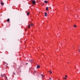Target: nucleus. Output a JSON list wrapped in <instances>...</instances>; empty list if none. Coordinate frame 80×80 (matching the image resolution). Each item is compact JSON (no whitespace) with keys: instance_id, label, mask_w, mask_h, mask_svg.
<instances>
[{"instance_id":"obj_8","label":"nucleus","mask_w":80,"mask_h":80,"mask_svg":"<svg viewBox=\"0 0 80 80\" xmlns=\"http://www.w3.org/2000/svg\"><path fill=\"white\" fill-rule=\"evenodd\" d=\"M48 7H47L46 8V10H47V11H48Z\"/></svg>"},{"instance_id":"obj_4","label":"nucleus","mask_w":80,"mask_h":80,"mask_svg":"<svg viewBox=\"0 0 80 80\" xmlns=\"http://www.w3.org/2000/svg\"><path fill=\"white\" fill-rule=\"evenodd\" d=\"M44 14L45 17H46V16H47V13L46 12H44Z\"/></svg>"},{"instance_id":"obj_6","label":"nucleus","mask_w":80,"mask_h":80,"mask_svg":"<svg viewBox=\"0 0 80 80\" xmlns=\"http://www.w3.org/2000/svg\"><path fill=\"white\" fill-rule=\"evenodd\" d=\"M44 2L45 3H48V1H44Z\"/></svg>"},{"instance_id":"obj_10","label":"nucleus","mask_w":80,"mask_h":80,"mask_svg":"<svg viewBox=\"0 0 80 80\" xmlns=\"http://www.w3.org/2000/svg\"><path fill=\"white\" fill-rule=\"evenodd\" d=\"M1 5H4V4H3V2H1Z\"/></svg>"},{"instance_id":"obj_5","label":"nucleus","mask_w":80,"mask_h":80,"mask_svg":"<svg viewBox=\"0 0 80 80\" xmlns=\"http://www.w3.org/2000/svg\"><path fill=\"white\" fill-rule=\"evenodd\" d=\"M40 65H38L37 66V68H40Z\"/></svg>"},{"instance_id":"obj_24","label":"nucleus","mask_w":80,"mask_h":80,"mask_svg":"<svg viewBox=\"0 0 80 80\" xmlns=\"http://www.w3.org/2000/svg\"><path fill=\"white\" fill-rule=\"evenodd\" d=\"M80 49H79V51H80Z\"/></svg>"},{"instance_id":"obj_22","label":"nucleus","mask_w":80,"mask_h":80,"mask_svg":"<svg viewBox=\"0 0 80 80\" xmlns=\"http://www.w3.org/2000/svg\"><path fill=\"white\" fill-rule=\"evenodd\" d=\"M65 80H66L67 79V78H65Z\"/></svg>"},{"instance_id":"obj_18","label":"nucleus","mask_w":80,"mask_h":80,"mask_svg":"<svg viewBox=\"0 0 80 80\" xmlns=\"http://www.w3.org/2000/svg\"><path fill=\"white\" fill-rule=\"evenodd\" d=\"M35 72H36V71H34V73H35Z\"/></svg>"},{"instance_id":"obj_23","label":"nucleus","mask_w":80,"mask_h":80,"mask_svg":"<svg viewBox=\"0 0 80 80\" xmlns=\"http://www.w3.org/2000/svg\"><path fill=\"white\" fill-rule=\"evenodd\" d=\"M63 78H64V79H65V78L63 77Z\"/></svg>"},{"instance_id":"obj_12","label":"nucleus","mask_w":80,"mask_h":80,"mask_svg":"<svg viewBox=\"0 0 80 80\" xmlns=\"http://www.w3.org/2000/svg\"><path fill=\"white\" fill-rule=\"evenodd\" d=\"M27 15H29V12H28L27 13Z\"/></svg>"},{"instance_id":"obj_14","label":"nucleus","mask_w":80,"mask_h":80,"mask_svg":"<svg viewBox=\"0 0 80 80\" xmlns=\"http://www.w3.org/2000/svg\"><path fill=\"white\" fill-rule=\"evenodd\" d=\"M13 74H14V75H15V73L14 72H13Z\"/></svg>"},{"instance_id":"obj_25","label":"nucleus","mask_w":80,"mask_h":80,"mask_svg":"<svg viewBox=\"0 0 80 80\" xmlns=\"http://www.w3.org/2000/svg\"><path fill=\"white\" fill-rule=\"evenodd\" d=\"M69 63V62H68V63Z\"/></svg>"},{"instance_id":"obj_9","label":"nucleus","mask_w":80,"mask_h":80,"mask_svg":"<svg viewBox=\"0 0 80 80\" xmlns=\"http://www.w3.org/2000/svg\"><path fill=\"white\" fill-rule=\"evenodd\" d=\"M29 61H30V62H33L32 60H29Z\"/></svg>"},{"instance_id":"obj_2","label":"nucleus","mask_w":80,"mask_h":80,"mask_svg":"<svg viewBox=\"0 0 80 80\" xmlns=\"http://www.w3.org/2000/svg\"><path fill=\"white\" fill-rule=\"evenodd\" d=\"M32 4H33L34 5H35L36 3L35 2V1L33 0L32 1Z\"/></svg>"},{"instance_id":"obj_1","label":"nucleus","mask_w":80,"mask_h":80,"mask_svg":"<svg viewBox=\"0 0 80 80\" xmlns=\"http://www.w3.org/2000/svg\"><path fill=\"white\" fill-rule=\"evenodd\" d=\"M41 76H42V78H44L45 77V75L42 74L41 75Z\"/></svg>"},{"instance_id":"obj_13","label":"nucleus","mask_w":80,"mask_h":80,"mask_svg":"<svg viewBox=\"0 0 80 80\" xmlns=\"http://www.w3.org/2000/svg\"><path fill=\"white\" fill-rule=\"evenodd\" d=\"M28 28H30V26L29 25L28 26Z\"/></svg>"},{"instance_id":"obj_15","label":"nucleus","mask_w":80,"mask_h":80,"mask_svg":"<svg viewBox=\"0 0 80 80\" xmlns=\"http://www.w3.org/2000/svg\"><path fill=\"white\" fill-rule=\"evenodd\" d=\"M31 26H32V25H33V24H32V23L31 24Z\"/></svg>"},{"instance_id":"obj_20","label":"nucleus","mask_w":80,"mask_h":80,"mask_svg":"<svg viewBox=\"0 0 80 80\" xmlns=\"http://www.w3.org/2000/svg\"><path fill=\"white\" fill-rule=\"evenodd\" d=\"M49 79H50V80H52V78H49Z\"/></svg>"},{"instance_id":"obj_3","label":"nucleus","mask_w":80,"mask_h":80,"mask_svg":"<svg viewBox=\"0 0 80 80\" xmlns=\"http://www.w3.org/2000/svg\"><path fill=\"white\" fill-rule=\"evenodd\" d=\"M2 77H6V78H7L6 77V76L5 74H2L1 75Z\"/></svg>"},{"instance_id":"obj_21","label":"nucleus","mask_w":80,"mask_h":80,"mask_svg":"<svg viewBox=\"0 0 80 80\" xmlns=\"http://www.w3.org/2000/svg\"><path fill=\"white\" fill-rule=\"evenodd\" d=\"M26 65H28V63H26Z\"/></svg>"},{"instance_id":"obj_17","label":"nucleus","mask_w":80,"mask_h":80,"mask_svg":"<svg viewBox=\"0 0 80 80\" xmlns=\"http://www.w3.org/2000/svg\"><path fill=\"white\" fill-rule=\"evenodd\" d=\"M50 73H52V71H50Z\"/></svg>"},{"instance_id":"obj_16","label":"nucleus","mask_w":80,"mask_h":80,"mask_svg":"<svg viewBox=\"0 0 80 80\" xmlns=\"http://www.w3.org/2000/svg\"><path fill=\"white\" fill-rule=\"evenodd\" d=\"M4 64H7V62H4Z\"/></svg>"},{"instance_id":"obj_11","label":"nucleus","mask_w":80,"mask_h":80,"mask_svg":"<svg viewBox=\"0 0 80 80\" xmlns=\"http://www.w3.org/2000/svg\"><path fill=\"white\" fill-rule=\"evenodd\" d=\"M74 27H75V28H76V27H77V26H76V25H74Z\"/></svg>"},{"instance_id":"obj_7","label":"nucleus","mask_w":80,"mask_h":80,"mask_svg":"<svg viewBox=\"0 0 80 80\" xmlns=\"http://www.w3.org/2000/svg\"><path fill=\"white\" fill-rule=\"evenodd\" d=\"M7 22H10V19L8 18L7 20Z\"/></svg>"},{"instance_id":"obj_19","label":"nucleus","mask_w":80,"mask_h":80,"mask_svg":"<svg viewBox=\"0 0 80 80\" xmlns=\"http://www.w3.org/2000/svg\"><path fill=\"white\" fill-rule=\"evenodd\" d=\"M65 77L66 78H67V75H65Z\"/></svg>"}]
</instances>
